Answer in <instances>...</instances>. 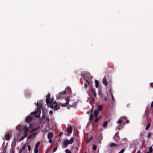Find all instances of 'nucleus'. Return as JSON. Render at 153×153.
<instances>
[{"label": "nucleus", "instance_id": "39448f33", "mask_svg": "<svg viewBox=\"0 0 153 153\" xmlns=\"http://www.w3.org/2000/svg\"><path fill=\"white\" fill-rule=\"evenodd\" d=\"M16 138L15 137H14L13 141L11 145V149H14L15 146L16 145Z\"/></svg>", "mask_w": 153, "mask_h": 153}, {"label": "nucleus", "instance_id": "ddd939ff", "mask_svg": "<svg viewBox=\"0 0 153 153\" xmlns=\"http://www.w3.org/2000/svg\"><path fill=\"white\" fill-rule=\"evenodd\" d=\"M37 110L39 111L40 112L41 111V108L42 107V104L41 103L40 104L38 102L37 104Z\"/></svg>", "mask_w": 153, "mask_h": 153}, {"label": "nucleus", "instance_id": "bf43d9fd", "mask_svg": "<svg viewBox=\"0 0 153 153\" xmlns=\"http://www.w3.org/2000/svg\"><path fill=\"white\" fill-rule=\"evenodd\" d=\"M126 123H129V121L128 120H127L126 121Z\"/></svg>", "mask_w": 153, "mask_h": 153}, {"label": "nucleus", "instance_id": "5fc2aeb1", "mask_svg": "<svg viewBox=\"0 0 153 153\" xmlns=\"http://www.w3.org/2000/svg\"><path fill=\"white\" fill-rule=\"evenodd\" d=\"M111 97H112V99H113V100H114V97H113V94H112V93H111Z\"/></svg>", "mask_w": 153, "mask_h": 153}, {"label": "nucleus", "instance_id": "a19ab883", "mask_svg": "<svg viewBox=\"0 0 153 153\" xmlns=\"http://www.w3.org/2000/svg\"><path fill=\"white\" fill-rule=\"evenodd\" d=\"M151 135V133H149L147 135V137L149 138L150 137Z\"/></svg>", "mask_w": 153, "mask_h": 153}, {"label": "nucleus", "instance_id": "f3484780", "mask_svg": "<svg viewBox=\"0 0 153 153\" xmlns=\"http://www.w3.org/2000/svg\"><path fill=\"white\" fill-rule=\"evenodd\" d=\"M102 82L103 84L105 86H107V81L106 78V77H104L102 80Z\"/></svg>", "mask_w": 153, "mask_h": 153}, {"label": "nucleus", "instance_id": "b1692460", "mask_svg": "<svg viewBox=\"0 0 153 153\" xmlns=\"http://www.w3.org/2000/svg\"><path fill=\"white\" fill-rule=\"evenodd\" d=\"M102 108L103 107L102 105H100L98 106L97 107V109L99 111H100L102 109Z\"/></svg>", "mask_w": 153, "mask_h": 153}, {"label": "nucleus", "instance_id": "4d7b16f0", "mask_svg": "<svg viewBox=\"0 0 153 153\" xmlns=\"http://www.w3.org/2000/svg\"><path fill=\"white\" fill-rule=\"evenodd\" d=\"M25 138V137L24 136H23V137L21 138V140H22L23 139Z\"/></svg>", "mask_w": 153, "mask_h": 153}, {"label": "nucleus", "instance_id": "58836bf2", "mask_svg": "<svg viewBox=\"0 0 153 153\" xmlns=\"http://www.w3.org/2000/svg\"><path fill=\"white\" fill-rule=\"evenodd\" d=\"M39 127L34 128L32 130V131H37V130H38L39 129Z\"/></svg>", "mask_w": 153, "mask_h": 153}, {"label": "nucleus", "instance_id": "c03bdc74", "mask_svg": "<svg viewBox=\"0 0 153 153\" xmlns=\"http://www.w3.org/2000/svg\"><path fill=\"white\" fill-rule=\"evenodd\" d=\"M10 153H14V149H10Z\"/></svg>", "mask_w": 153, "mask_h": 153}, {"label": "nucleus", "instance_id": "9b49d317", "mask_svg": "<svg viewBox=\"0 0 153 153\" xmlns=\"http://www.w3.org/2000/svg\"><path fill=\"white\" fill-rule=\"evenodd\" d=\"M91 91V92H92L93 93V95H94L95 97H96L97 94H96V93L95 92V91H94V89L93 88H91V90H89L88 91H87V93L88 94L90 95V92Z\"/></svg>", "mask_w": 153, "mask_h": 153}, {"label": "nucleus", "instance_id": "0eeeda50", "mask_svg": "<svg viewBox=\"0 0 153 153\" xmlns=\"http://www.w3.org/2000/svg\"><path fill=\"white\" fill-rule=\"evenodd\" d=\"M33 118L32 116L30 115H28L26 118L25 121L26 123H29L33 120Z\"/></svg>", "mask_w": 153, "mask_h": 153}, {"label": "nucleus", "instance_id": "79ce46f5", "mask_svg": "<svg viewBox=\"0 0 153 153\" xmlns=\"http://www.w3.org/2000/svg\"><path fill=\"white\" fill-rule=\"evenodd\" d=\"M28 149L29 151H30L31 150V147L29 145L28 146Z\"/></svg>", "mask_w": 153, "mask_h": 153}, {"label": "nucleus", "instance_id": "dca6fc26", "mask_svg": "<svg viewBox=\"0 0 153 153\" xmlns=\"http://www.w3.org/2000/svg\"><path fill=\"white\" fill-rule=\"evenodd\" d=\"M127 143V140L126 138H124L121 142V144L123 145H124L125 144H126Z\"/></svg>", "mask_w": 153, "mask_h": 153}, {"label": "nucleus", "instance_id": "ea45409f", "mask_svg": "<svg viewBox=\"0 0 153 153\" xmlns=\"http://www.w3.org/2000/svg\"><path fill=\"white\" fill-rule=\"evenodd\" d=\"M75 106H76V105H69L68 106V107H74Z\"/></svg>", "mask_w": 153, "mask_h": 153}, {"label": "nucleus", "instance_id": "a878e982", "mask_svg": "<svg viewBox=\"0 0 153 153\" xmlns=\"http://www.w3.org/2000/svg\"><path fill=\"white\" fill-rule=\"evenodd\" d=\"M151 125L150 123H148L147 126L146 128V130H148L150 128Z\"/></svg>", "mask_w": 153, "mask_h": 153}, {"label": "nucleus", "instance_id": "338daca9", "mask_svg": "<svg viewBox=\"0 0 153 153\" xmlns=\"http://www.w3.org/2000/svg\"><path fill=\"white\" fill-rule=\"evenodd\" d=\"M30 126H32V125H31V124H30Z\"/></svg>", "mask_w": 153, "mask_h": 153}, {"label": "nucleus", "instance_id": "6ab92c4d", "mask_svg": "<svg viewBox=\"0 0 153 153\" xmlns=\"http://www.w3.org/2000/svg\"><path fill=\"white\" fill-rule=\"evenodd\" d=\"M99 114V111L97 110L94 111V115L95 117H97Z\"/></svg>", "mask_w": 153, "mask_h": 153}, {"label": "nucleus", "instance_id": "9d476101", "mask_svg": "<svg viewBox=\"0 0 153 153\" xmlns=\"http://www.w3.org/2000/svg\"><path fill=\"white\" fill-rule=\"evenodd\" d=\"M37 133L36 132H35L30 134L27 137V139H30L34 137L37 134Z\"/></svg>", "mask_w": 153, "mask_h": 153}, {"label": "nucleus", "instance_id": "f257e3e1", "mask_svg": "<svg viewBox=\"0 0 153 153\" xmlns=\"http://www.w3.org/2000/svg\"><path fill=\"white\" fill-rule=\"evenodd\" d=\"M70 98L69 97H67L66 99L65 100L66 101V103L62 104L61 103H59L58 104L55 101L54 103H51L49 104V105L48 106H49L50 108H51L53 109L54 110H56L58 109H59L60 108L59 105H60L62 107H65L66 106L68 105L69 104V102H70Z\"/></svg>", "mask_w": 153, "mask_h": 153}, {"label": "nucleus", "instance_id": "a18cd8bd", "mask_svg": "<svg viewBox=\"0 0 153 153\" xmlns=\"http://www.w3.org/2000/svg\"><path fill=\"white\" fill-rule=\"evenodd\" d=\"M29 131L28 129H26L25 131V133L26 134H28V132Z\"/></svg>", "mask_w": 153, "mask_h": 153}, {"label": "nucleus", "instance_id": "2eb2a0df", "mask_svg": "<svg viewBox=\"0 0 153 153\" xmlns=\"http://www.w3.org/2000/svg\"><path fill=\"white\" fill-rule=\"evenodd\" d=\"M53 137V132H50L48 134V138L50 139L52 138Z\"/></svg>", "mask_w": 153, "mask_h": 153}, {"label": "nucleus", "instance_id": "393cba45", "mask_svg": "<svg viewBox=\"0 0 153 153\" xmlns=\"http://www.w3.org/2000/svg\"><path fill=\"white\" fill-rule=\"evenodd\" d=\"M149 151L148 152H150V153H152L153 151V149L152 146H150L149 148Z\"/></svg>", "mask_w": 153, "mask_h": 153}, {"label": "nucleus", "instance_id": "864d4df0", "mask_svg": "<svg viewBox=\"0 0 153 153\" xmlns=\"http://www.w3.org/2000/svg\"><path fill=\"white\" fill-rule=\"evenodd\" d=\"M27 135H28V134L25 133L24 136L25 137Z\"/></svg>", "mask_w": 153, "mask_h": 153}, {"label": "nucleus", "instance_id": "0e129e2a", "mask_svg": "<svg viewBox=\"0 0 153 153\" xmlns=\"http://www.w3.org/2000/svg\"><path fill=\"white\" fill-rule=\"evenodd\" d=\"M137 153H140V152L139 151Z\"/></svg>", "mask_w": 153, "mask_h": 153}, {"label": "nucleus", "instance_id": "aec40b11", "mask_svg": "<svg viewBox=\"0 0 153 153\" xmlns=\"http://www.w3.org/2000/svg\"><path fill=\"white\" fill-rule=\"evenodd\" d=\"M95 87L96 88H98L99 87V82L97 80H95Z\"/></svg>", "mask_w": 153, "mask_h": 153}, {"label": "nucleus", "instance_id": "4c0bfd02", "mask_svg": "<svg viewBox=\"0 0 153 153\" xmlns=\"http://www.w3.org/2000/svg\"><path fill=\"white\" fill-rule=\"evenodd\" d=\"M99 120V118L96 117V118L94 122L95 123H97L98 122Z\"/></svg>", "mask_w": 153, "mask_h": 153}, {"label": "nucleus", "instance_id": "f03ea898", "mask_svg": "<svg viewBox=\"0 0 153 153\" xmlns=\"http://www.w3.org/2000/svg\"><path fill=\"white\" fill-rule=\"evenodd\" d=\"M74 138L73 137H72L71 138L70 140H69L68 139L65 140L63 142V144L65 147L64 148H66L67 147L69 144H71L74 141Z\"/></svg>", "mask_w": 153, "mask_h": 153}, {"label": "nucleus", "instance_id": "5701e85b", "mask_svg": "<svg viewBox=\"0 0 153 153\" xmlns=\"http://www.w3.org/2000/svg\"><path fill=\"white\" fill-rule=\"evenodd\" d=\"M117 146V144L115 143H111L110 145V146L111 147H112Z\"/></svg>", "mask_w": 153, "mask_h": 153}, {"label": "nucleus", "instance_id": "f704fd0d", "mask_svg": "<svg viewBox=\"0 0 153 153\" xmlns=\"http://www.w3.org/2000/svg\"><path fill=\"white\" fill-rule=\"evenodd\" d=\"M97 146L96 145H94L92 147L93 150L95 151L97 149Z\"/></svg>", "mask_w": 153, "mask_h": 153}, {"label": "nucleus", "instance_id": "680f3d73", "mask_svg": "<svg viewBox=\"0 0 153 153\" xmlns=\"http://www.w3.org/2000/svg\"><path fill=\"white\" fill-rule=\"evenodd\" d=\"M104 100H107V98H105V99H104Z\"/></svg>", "mask_w": 153, "mask_h": 153}, {"label": "nucleus", "instance_id": "a211bd4d", "mask_svg": "<svg viewBox=\"0 0 153 153\" xmlns=\"http://www.w3.org/2000/svg\"><path fill=\"white\" fill-rule=\"evenodd\" d=\"M86 83H85L84 84V87L85 88H87L88 85H89V81L87 80H86Z\"/></svg>", "mask_w": 153, "mask_h": 153}, {"label": "nucleus", "instance_id": "f8f14e48", "mask_svg": "<svg viewBox=\"0 0 153 153\" xmlns=\"http://www.w3.org/2000/svg\"><path fill=\"white\" fill-rule=\"evenodd\" d=\"M66 91H65L60 92L59 94V97H61L62 98V97L66 94Z\"/></svg>", "mask_w": 153, "mask_h": 153}, {"label": "nucleus", "instance_id": "423d86ee", "mask_svg": "<svg viewBox=\"0 0 153 153\" xmlns=\"http://www.w3.org/2000/svg\"><path fill=\"white\" fill-rule=\"evenodd\" d=\"M143 120L144 123H146L148 122L147 118L146 112V111H145V113L143 115Z\"/></svg>", "mask_w": 153, "mask_h": 153}, {"label": "nucleus", "instance_id": "c9c22d12", "mask_svg": "<svg viewBox=\"0 0 153 153\" xmlns=\"http://www.w3.org/2000/svg\"><path fill=\"white\" fill-rule=\"evenodd\" d=\"M34 153H38V149L35 148L34 149Z\"/></svg>", "mask_w": 153, "mask_h": 153}, {"label": "nucleus", "instance_id": "412c9836", "mask_svg": "<svg viewBox=\"0 0 153 153\" xmlns=\"http://www.w3.org/2000/svg\"><path fill=\"white\" fill-rule=\"evenodd\" d=\"M107 123L108 121H105L104 122V123H103V126L104 128H106L107 127Z\"/></svg>", "mask_w": 153, "mask_h": 153}, {"label": "nucleus", "instance_id": "1a4fd4ad", "mask_svg": "<svg viewBox=\"0 0 153 153\" xmlns=\"http://www.w3.org/2000/svg\"><path fill=\"white\" fill-rule=\"evenodd\" d=\"M10 134L9 133L7 132L4 135L5 140H9L10 139Z\"/></svg>", "mask_w": 153, "mask_h": 153}, {"label": "nucleus", "instance_id": "4be33fe9", "mask_svg": "<svg viewBox=\"0 0 153 153\" xmlns=\"http://www.w3.org/2000/svg\"><path fill=\"white\" fill-rule=\"evenodd\" d=\"M92 136H91L90 138H88L86 140V143H89L92 140Z\"/></svg>", "mask_w": 153, "mask_h": 153}, {"label": "nucleus", "instance_id": "3c124183", "mask_svg": "<svg viewBox=\"0 0 153 153\" xmlns=\"http://www.w3.org/2000/svg\"><path fill=\"white\" fill-rule=\"evenodd\" d=\"M151 107L152 108L153 107V101L152 102L151 105Z\"/></svg>", "mask_w": 153, "mask_h": 153}, {"label": "nucleus", "instance_id": "052dcab7", "mask_svg": "<svg viewBox=\"0 0 153 153\" xmlns=\"http://www.w3.org/2000/svg\"><path fill=\"white\" fill-rule=\"evenodd\" d=\"M101 115H100L99 116V117L98 118H99V119H100L101 118Z\"/></svg>", "mask_w": 153, "mask_h": 153}, {"label": "nucleus", "instance_id": "473e14b6", "mask_svg": "<svg viewBox=\"0 0 153 153\" xmlns=\"http://www.w3.org/2000/svg\"><path fill=\"white\" fill-rule=\"evenodd\" d=\"M122 122H123V120H122V118H120V119H119L118 122H117V123H118L120 124L122 123Z\"/></svg>", "mask_w": 153, "mask_h": 153}, {"label": "nucleus", "instance_id": "8fccbe9b", "mask_svg": "<svg viewBox=\"0 0 153 153\" xmlns=\"http://www.w3.org/2000/svg\"><path fill=\"white\" fill-rule=\"evenodd\" d=\"M53 111L51 110L49 112V113L51 115L53 114Z\"/></svg>", "mask_w": 153, "mask_h": 153}, {"label": "nucleus", "instance_id": "774afa93", "mask_svg": "<svg viewBox=\"0 0 153 153\" xmlns=\"http://www.w3.org/2000/svg\"><path fill=\"white\" fill-rule=\"evenodd\" d=\"M92 110H91V112H92Z\"/></svg>", "mask_w": 153, "mask_h": 153}, {"label": "nucleus", "instance_id": "6e6552de", "mask_svg": "<svg viewBox=\"0 0 153 153\" xmlns=\"http://www.w3.org/2000/svg\"><path fill=\"white\" fill-rule=\"evenodd\" d=\"M50 94H48L47 96V97L46 99V103L47 104L48 106H49V104H51V101L49 99L50 98Z\"/></svg>", "mask_w": 153, "mask_h": 153}, {"label": "nucleus", "instance_id": "4468645a", "mask_svg": "<svg viewBox=\"0 0 153 153\" xmlns=\"http://www.w3.org/2000/svg\"><path fill=\"white\" fill-rule=\"evenodd\" d=\"M37 112L38 111H36L34 112H32L30 114V115H33V116L35 117L36 118H39V115H36Z\"/></svg>", "mask_w": 153, "mask_h": 153}, {"label": "nucleus", "instance_id": "c85d7f7f", "mask_svg": "<svg viewBox=\"0 0 153 153\" xmlns=\"http://www.w3.org/2000/svg\"><path fill=\"white\" fill-rule=\"evenodd\" d=\"M57 149V146H56V147H54L53 148V149L52 151V152H55L56 151Z\"/></svg>", "mask_w": 153, "mask_h": 153}, {"label": "nucleus", "instance_id": "69168bd1", "mask_svg": "<svg viewBox=\"0 0 153 153\" xmlns=\"http://www.w3.org/2000/svg\"><path fill=\"white\" fill-rule=\"evenodd\" d=\"M92 98L93 99V100H94V98L92 97Z\"/></svg>", "mask_w": 153, "mask_h": 153}, {"label": "nucleus", "instance_id": "72a5a7b5", "mask_svg": "<svg viewBox=\"0 0 153 153\" xmlns=\"http://www.w3.org/2000/svg\"><path fill=\"white\" fill-rule=\"evenodd\" d=\"M28 129V128H27V125H25V126H24V127H23L22 128V130H25L26 129Z\"/></svg>", "mask_w": 153, "mask_h": 153}, {"label": "nucleus", "instance_id": "c756f323", "mask_svg": "<svg viewBox=\"0 0 153 153\" xmlns=\"http://www.w3.org/2000/svg\"><path fill=\"white\" fill-rule=\"evenodd\" d=\"M93 115L92 114H91L90 115V117L89 118V120H91L93 118Z\"/></svg>", "mask_w": 153, "mask_h": 153}, {"label": "nucleus", "instance_id": "de8ad7c7", "mask_svg": "<svg viewBox=\"0 0 153 153\" xmlns=\"http://www.w3.org/2000/svg\"><path fill=\"white\" fill-rule=\"evenodd\" d=\"M46 121H48V122H49L50 120H49V117H47L46 118Z\"/></svg>", "mask_w": 153, "mask_h": 153}, {"label": "nucleus", "instance_id": "cd10ccee", "mask_svg": "<svg viewBox=\"0 0 153 153\" xmlns=\"http://www.w3.org/2000/svg\"><path fill=\"white\" fill-rule=\"evenodd\" d=\"M120 118H122V120L123 121L124 120H126L127 119V117L125 116H123L120 117Z\"/></svg>", "mask_w": 153, "mask_h": 153}, {"label": "nucleus", "instance_id": "7c9ffc66", "mask_svg": "<svg viewBox=\"0 0 153 153\" xmlns=\"http://www.w3.org/2000/svg\"><path fill=\"white\" fill-rule=\"evenodd\" d=\"M66 153H72L68 149H66L65 151Z\"/></svg>", "mask_w": 153, "mask_h": 153}, {"label": "nucleus", "instance_id": "13d9d810", "mask_svg": "<svg viewBox=\"0 0 153 153\" xmlns=\"http://www.w3.org/2000/svg\"><path fill=\"white\" fill-rule=\"evenodd\" d=\"M45 116L44 115H43L42 117V119H45Z\"/></svg>", "mask_w": 153, "mask_h": 153}, {"label": "nucleus", "instance_id": "09e8293b", "mask_svg": "<svg viewBox=\"0 0 153 153\" xmlns=\"http://www.w3.org/2000/svg\"><path fill=\"white\" fill-rule=\"evenodd\" d=\"M52 140L51 139H49V142L50 143H52Z\"/></svg>", "mask_w": 153, "mask_h": 153}, {"label": "nucleus", "instance_id": "49530a36", "mask_svg": "<svg viewBox=\"0 0 153 153\" xmlns=\"http://www.w3.org/2000/svg\"><path fill=\"white\" fill-rule=\"evenodd\" d=\"M63 134V132H60L59 135V136L60 137Z\"/></svg>", "mask_w": 153, "mask_h": 153}, {"label": "nucleus", "instance_id": "e2e57ef3", "mask_svg": "<svg viewBox=\"0 0 153 153\" xmlns=\"http://www.w3.org/2000/svg\"><path fill=\"white\" fill-rule=\"evenodd\" d=\"M25 148V146H23V147H22V149H23L24 148Z\"/></svg>", "mask_w": 153, "mask_h": 153}, {"label": "nucleus", "instance_id": "37998d69", "mask_svg": "<svg viewBox=\"0 0 153 153\" xmlns=\"http://www.w3.org/2000/svg\"><path fill=\"white\" fill-rule=\"evenodd\" d=\"M125 151V149H123L120 152L118 153H123Z\"/></svg>", "mask_w": 153, "mask_h": 153}, {"label": "nucleus", "instance_id": "e433bc0d", "mask_svg": "<svg viewBox=\"0 0 153 153\" xmlns=\"http://www.w3.org/2000/svg\"><path fill=\"white\" fill-rule=\"evenodd\" d=\"M51 101V103L52 104V103H54V99L53 98H51V100H50Z\"/></svg>", "mask_w": 153, "mask_h": 153}, {"label": "nucleus", "instance_id": "bb28decb", "mask_svg": "<svg viewBox=\"0 0 153 153\" xmlns=\"http://www.w3.org/2000/svg\"><path fill=\"white\" fill-rule=\"evenodd\" d=\"M40 143L39 142H38L37 143L35 147V148H38V147L40 145Z\"/></svg>", "mask_w": 153, "mask_h": 153}, {"label": "nucleus", "instance_id": "20e7f679", "mask_svg": "<svg viewBox=\"0 0 153 153\" xmlns=\"http://www.w3.org/2000/svg\"><path fill=\"white\" fill-rule=\"evenodd\" d=\"M113 139H114V140L116 142H118L119 141L120 138L119 136L118 132H116L114 136L113 137Z\"/></svg>", "mask_w": 153, "mask_h": 153}, {"label": "nucleus", "instance_id": "7ed1b4c3", "mask_svg": "<svg viewBox=\"0 0 153 153\" xmlns=\"http://www.w3.org/2000/svg\"><path fill=\"white\" fill-rule=\"evenodd\" d=\"M72 127L71 126H68L67 130L65 131V135L67 136H69L70 134L72 133Z\"/></svg>", "mask_w": 153, "mask_h": 153}, {"label": "nucleus", "instance_id": "603ef678", "mask_svg": "<svg viewBox=\"0 0 153 153\" xmlns=\"http://www.w3.org/2000/svg\"><path fill=\"white\" fill-rule=\"evenodd\" d=\"M6 147L4 148V151L3 152V153H6Z\"/></svg>", "mask_w": 153, "mask_h": 153}, {"label": "nucleus", "instance_id": "6e6d98bb", "mask_svg": "<svg viewBox=\"0 0 153 153\" xmlns=\"http://www.w3.org/2000/svg\"><path fill=\"white\" fill-rule=\"evenodd\" d=\"M70 89L71 88H70V87H67L66 88V89H68L69 90H70Z\"/></svg>", "mask_w": 153, "mask_h": 153}, {"label": "nucleus", "instance_id": "2f4dec72", "mask_svg": "<svg viewBox=\"0 0 153 153\" xmlns=\"http://www.w3.org/2000/svg\"><path fill=\"white\" fill-rule=\"evenodd\" d=\"M122 128H123L122 126L120 125L116 127V129H120Z\"/></svg>", "mask_w": 153, "mask_h": 153}]
</instances>
